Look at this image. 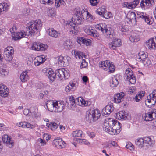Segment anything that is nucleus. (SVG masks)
<instances>
[{
	"label": "nucleus",
	"mask_w": 156,
	"mask_h": 156,
	"mask_svg": "<svg viewBox=\"0 0 156 156\" xmlns=\"http://www.w3.org/2000/svg\"><path fill=\"white\" fill-rule=\"evenodd\" d=\"M72 135L74 137H83V132L80 130H76L72 133Z\"/></svg>",
	"instance_id": "ea45409f"
},
{
	"label": "nucleus",
	"mask_w": 156,
	"mask_h": 156,
	"mask_svg": "<svg viewBox=\"0 0 156 156\" xmlns=\"http://www.w3.org/2000/svg\"><path fill=\"white\" fill-rule=\"evenodd\" d=\"M14 50L13 48L11 46H8L5 48L4 50V54L11 55H13Z\"/></svg>",
	"instance_id": "2f4dec72"
},
{
	"label": "nucleus",
	"mask_w": 156,
	"mask_h": 156,
	"mask_svg": "<svg viewBox=\"0 0 156 156\" xmlns=\"http://www.w3.org/2000/svg\"><path fill=\"white\" fill-rule=\"evenodd\" d=\"M82 17L80 16L77 15H75L72 18V22H70L67 23L69 26L72 29L76 30V27L75 26L76 25L81 24L83 23Z\"/></svg>",
	"instance_id": "39448f33"
},
{
	"label": "nucleus",
	"mask_w": 156,
	"mask_h": 156,
	"mask_svg": "<svg viewBox=\"0 0 156 156\" xmlns=\"http://www.w3.org/2000/svg\"><path fill=\"white\" fill-rule=\"evenodd\" d=\"M133 8H135L139 3V0H134L133 1L130 2Z\"/></svg>",
	"instance_id": "bf43d9fd"
},
{
	"label": "nucleus",
	"mask_w": 156,
	"mask_h": 156,
	"mask_svg": "<svg viewBox=\"0 0 156 156\" xmlns=\"http://www.w3.org/2000/svg\"><path fill=\"white\" fill-rule=\"evenodd\" d=\"M124 78L126 80L129 81L132 84H134L136 82V78L130 68H128L126 70L124 74Z\"/></svg>",
	"instance_id": "423d86ee"
},
{
	"label": "nucleus",
	"mask_w": 156,
	"mask_h": 156,
	"mask_svg": "<svg viewBox=\"0 0 156 156\" xmlns=\"http://www.w3.org/2000/svg\"><path fill=\"white\" fill-rule=\"evenodd\" d=\"M65 107L64 105L62 102L60 101H57L55 102V108L54 111L56 112H61Z\"/></svg>",
	"instance_id": "f3484780"
},
{
	"label": "nucleus",
	"mask_w": 156,
	"mask_h": 156,
	"mask_svg": "<svg viewBox=\"0 0 156 156\" xmlns=\"http://www.w3.org/2000/svg\"><path fill=\"white\" fill-rule=\"evenodd\" d=\"M104 33L105 34V36L107 38H110L113 36L112 31L108 30L107 29Z\"/></svg>",
	"instance_id": "c03bdc74"
},
{
	"label": "nucleus",
	"mask_w": 156,
	"mask_h": 156,
	"mask_svg": "<svg viewBox=\"0 0 156 156\" xmlns=\"http://www.w3.org/2000/svg\"><path fill=\"white\" fill-rule=\"evenodd\" d=\"M116 44V45L118 47H119L122 45V42L121 40L120 39L115 38L112 40Z\"/></svg>",
	"instance_id": "6e6d98bb"
},
{
	"label": "nucleus",
	"mask_w": 156,
	"mask_h": 156,
	"mask_svg": "<svg viewBox=\"0 0 156 156\" xmlns=\"http://www.w3.org/2000/svg\"><path fill=\"white\" fill-rule=\"evenodd\" d=\"M121 127V124L118 121L110 118L105 119L103 126L105 131L112 135L119 134Z\"/></svg>",
	"instance_id": "f03ea898"
},
{
	"label": "nucleus",
	"mask_w": 156,
	"mask_h": 156,
	"mask_svg": "<svg viewBox=\"0 0 156 156\" xmlns=\"http://www.w3.org/2000/svg\"><path fill=\"white\" fill-rule=\"evenodd\" d=\"M85 58H84L83 59H82V62H81L80 66V67L81 69L83 68H86L87 67L88 63L85 60Z\"/></svg>",
	"instance_id": "5fc2aeb1"
},
{
	"label": "nucleus",
	"mask_w": 156,
	"mask_h": 156,
	"mask_svg": "<svg viewBox=\"0 0 156 156\" xmlns=\"http://www.w3.org/2000/svg\"><path fill=\"white\" fill-rule=\"evenodd\" d=\"M154 4V0H141L140 6L142 9L149 8Z\"/></svg>",
	"instance_id": "f8f14e48"
},
{
	"label": "nucleus",
	"mask_w": 156,
	"mask_h": 156,
	"mask_svg": "<svg viewBox=\"0 0 156 156\" xmlns=\"http://www.w3.org/2000/svg\"><path fill=\"white\" fill-rule=\"evenodd\" d=\"M155 140L150 137H145L144 138H138L135 141V144L139 148L146 150L155 144Z\"/></svg>",
	"instance_id": "7ed1b4c3"
},
{
	"label": "nucleus",
	"mask_w": 156,
	"mask_h": 156,
	"mask_svg": "<svg viewBox=\"0 0 156 156\" xmlns=\"http://www.w3.org/2000/svg\"><path fill=\"white\" fill-rule=\"evenodd\" d=\"M37 143L39 145L41 146H44L46 144L45 141L41 138H39L37 140Z\"/></svg>",
	"instance_id": "8fccbe9b"
},
{
	"label": "nucleus",
	"mask_w": 156,
	"mask_h": 156,
	"mask_svg": "<svg viewBox=\"0 0 156 156\" xmlns=\"http://www.w3.org/2000/svg\"><path fill=\"white\" fill-rule=\"evenodd\" d=\"M122 5L124 7H126L129 9H133L130 2H125L123 3Z\"/></svg>",
	"instance_id": "603ef678"
},
{
	"label": "nucleus",
	"mask_w": 156,
	"mask_h": 156,
	"mask_svg": "<svg viewBox=\"0 0 156 156\" xmlns=\"http://www.w3.org/2000/svg\"><path fill=\"white\" fill-rule=\"evenodd\" d=\"M135 18H136V15L135 13L134 12H131L128 14L127 19L129 20Z\"/></svg>",
	"instance_id": "49530a36"
},
{
	"label": "nucleus",
	"mask_w": 156,
	"mask_h": 156,
	"mask_svg": "<svg viewBox=\"0 0 156 156\" xmlns=\"http://www.w3.org/2000/svg\"><path fill=\"white\" fill-rule=\"evenodd\" d=\"M109 48L112 50H115L116 49V47L113 44L112 42L109 43L108 44Z\"/></svg>",
	"instance_id": "338daca9"
},
{
	"label": "nucleus",
	"mask_w": 156,
	"mask_h": 156,
	"mask_svg": "<svg viewBox=\"0 0 156 156\" xmlns=\"http://www.w3.org/2000/svg\"><path fill=\"white\" fill-rule=\"evenodd\" d=\"M139 59H141L142 61V62L144 64H145V63L146 62V61L147 59V56L146 54H145L143 51H142L139 52L138 54Z\"/></svg>",
	"instance_id": "cd10ccee"
},
{
	"label": "nucleus",
	"mask_w": 156,
	"mask_h": 156,
	"mask_svg": "<svg viewBox=\"0 0 156 156\" xmlns=\"http://www.w3.org/2000/svg\"><path fill=\"white\" fill-rule=\"evenodd\" d=\"M34 63L35 65L36 66H38L42 63L41 62L39 61L38 60V58L37 57L36 59L34 60Z\"/></svg>",
	"instance_id": "69168bd1"
},
{
	"label": "nucleus",
	"mask_w": 156,
	"mask_h": 156,
	"mask_svg": "<svg viewBox=\"0 0 156 156\" xmlns=\"http://www.w3.org/2000/svg\"><path fill=\"white\" fill-rule=\"evenodd\" d=\"M91 44V41L88 39H86L84 37L83 44L86 45L87 46Z\"/></svg>",
	"instance_id": "052dcab7"
},
{
	"label": "nucleus",
	"mask_w": 156,
	"mask_h": 156,
	"mask_svg": "<svg viewBox=\"0 0 156 156\" xmlns=\"http://www.w3.org/2000/svg\"><path fill=\"white\" fill-rule=\"evenodd\" d=\"M125 94L123 92L116 94L114 98L115 102L118 103L123 101Z\"/></svg>",
	"instance_id": "6ab92c4d"
},
{
	"label": "nucleus",
	"mask_w": 156,
	"mask_h": 156,
	"mask_svg": "<svg viewBox=\"0 0 156 156\" xmlns=\"http://www.w3.org/2000/svg\"><path fill=\"white\" fill-rule=\"evenodd\" d=\"M47 32L49 36L51 37L55 38H57L60 34V33L54 30L53 28L48 29Z\"/></svg>",
	"instance_id": "5701e85b"
},
{
	"label": "nucleus",
	"mask_w": 156,
	"mask_h": 156,
	"mask_svg": "<svg viewBox=\"0 0 156 156\" xmlns=\"http://www.w3.org/2000/svg\"><path fill=\"white\" fill-rule=\"evenodd\" d=\"M47 48V45L40 43L34 42L31 47L33 50L37 51H43Z\"/></svg>",
	"instance_id": "4468645a"
},
{
	"label": "nucleus",
	"mask_w": 156,
	"mask_h": 156,
	"mask_svg": "<svg viewBox=\"0 0 156 156\" xmlns=\"http://www.w3.org/2000/svg\"><path fill=\"white\" fill-rule=\"evenodd\" d=\"M74 55L76 58L78 59H83L85 58L86 55L83 54V53L77 51H74Z\"/></svg>",
	"instance_id": "f704fd0d"
},
{
	"label": "nucleus",
	"mask_w": 156,
	"mask_h": 156,
	"mask_svg": "<svg viewBox=\"0 0 156 156\" xmlns=\"http://www.w3.org/2000/svg\"><path fill=\"white\" fill-rule=\"evenodd\" d=\"M119 82L116 77L114 76L112 77V82L110 83V86L112 88H114L118 85Z\"/></svg>",
	"instance_id": "e433bc0d"
},
{
	"label": "nucleus",
	"mask_w": 156,
	"mask_h": 156,
	"mask_svg": "<svg viewBox=\"0 0 156 156\" xmlns=\"http://www.w3.org/2000/svg\"><path fill=\"white\" fill-rule=\"evenodd\" d=\"M127 113L124 111H119L116 114V118L119 120L126 119L127 116Z\"/></svg>",
	"instance_id": "4be33fe9"
},
{
	"label": "nucleus",
	"mask_w": 156,
	"mask_h": 156,
	"mask_svg": "<svg viewBox=\"0 0 156 156\" xmlns=\"http://www.w3.org/2000/svg\"><path fill=\"white\" fill-rule=\"evenodd\" d=\"M46 75L48 76V78L52 81H53L56 77V73H55L53 71L51 70L50 71H48V74H46Z\"/></svg>",
	"instance_id": "72a5a7b5"
},
{
	"label": "nucleus",
	"mask_w": 156,
	"mask_h": 156,
	"mask_svg": "<svg viewBox=\"0 0 156 156\" xmlns=\"http://www.w3.org/2000/svg\"><path fill=\"white\" fill-rule=\"evenodd\" d=\"M86 15H84L82 18L84 20H87V21L92 22L94 19V17L87 12L86 11Z\"/></svg>",
	"instance_id": "c85d7f7f"
},
{
	"label": "nucleus",
	"mask_w": 156,
	"mask_h": 156,
	"mask_svg": "<svg viewBox=\"0 0 156 156\" xmlns=\"http://www.w3.org/2000/svg\"><path fill=\"white\" fill-rule=\"evenodd\" d=\"M156 91L154 90L152 93L150 94L147 96V99L145 100L146 104H149L148 106H154L156 102V93H155Z\"/></svg>",
	"instance_id": "9d476101"
},
{
	"label": "nucleus",
	"mask_w": 156,
	"mask_h": 156,
	"mask_svg": "<svg viewBox=\"0 0 156 156\" xmlns=\"http://www.w3.org/2000/svg\"><path fill=\"white\" fill-rule=\"evenodd\" d=\"M46 126L52 130H55L58 127V125L55 122H51V123H46Z\"/></svg>",
	"instance_id": "4c0bfd02"
},
{
	"label": "nucleus",
	"mask_w": 156,
	"mask_h": 156,
	"mask_svg": "<svg viewBox=\"0 0 156 156\" xmlns=\"http://www.w3.org/2000/svg\"><path fill=\"white\" fill-rule=\"evenodd\" d=\"M83 102H85V100L81 97H78L76 99V104L79 106H83Z\"/></svg>",
	"instance_id": "79ce46f5"
},
{
	"label": "nucleus",
	"mask_w": 156,
	"mask_h": 156,
	"mask_svg": "<svg viewBox=\"0 0 156 156\" xmlns=\"http://www.w3.org/2000/svg\"><path fill=\"white\" fill-rule=\"evenodd\" d=\"M137 18L138 19L141 18L144 20L145 22L148 24L151 25L153 23V21H151L148 17L146 13L139 12L137 13Z\"/></svg>",
	"instance_id": "ddd939ff"
},
{
	"label": "nucleus",
	"mask_w": 156,
	"mask_h": 156,
	"mask_svg": "<svg viewBox=\"0 0 156 156\" xmlns=\"http://www.w3.org/2000/svg\"><path fill=\"white\" fill-rule=\"evenodd\" d=\"M4 57L5 59L7 61L10 62L11 61L13 58V55H11L4 54Z\"/></svg>",
	"instance_id": "a18cd8bd"
},
{
	"label": "nucleus",
	"mask_w": 156,
	"mask_h": 156,
	"mask_svg": "<svg viewBox=\"0 0 156 156\" xmlns=\"http://www.w3.org/2000/svg\"><path fill=\"white\" fill-rule=\"evenodd\" d=\"M83 29L85 32L88 35L93 36L94 37H98V34L93 27L89 25H85Z\"/></svg>",
	"instance_id": "1a4fd4ad"
},
{
	"label": "nucleus",
	"mask_w": 156,
	"mask_h": 156,
	"mask_svg": "<svg viewBox=\"0 0 156 156\" xmlns=\"http://www.w3.org/2000/svg\"><path fill=\"white\" fill-rule=\"evenodd\" d=\"M113 110V107L112 106L107 105L102 109V112L104 115H108Z\"/></svg>",
	"instance_id": "393cba45"
},
{
	"label": "nucleus",
	"mask_w": 156,
	"mask_h": 156,
	"mask_svg": "<svg viewBox=\"0 0 156 156\" xmlns=\"http://www.w3.org/2000/svg\"><path fill=\"white\" fill-rule=\"evenodd\" d=\"M16 125L19 127L23 128H27L33 129L35 127L34 125H31L29 123L26 122H20L17 123Z\"/></svg>",
	"instance_id": "aec40b11"
},
{
	"label": "nucleus",
	"mask_w": 156,
	"mask_h": 156,
	"mask_svg": "<svg viewBox=\"0 0 156 156\" xmlns=\"http://www.w3.org/2000/svg\"><path fill=\"white\" fill-rule=\"evenodd\" d=\"M37 57L39 61L41 62L42 63L44 62L46 60V59L44 55H41Z\"/></svg>",
	"instance_id": "e2e57ef3"
},
{
	"label": "nucleus",
	"mask_w": 156,
	"mask_h": 156,
	"mask_svg": "<svg viewBox=\"0 0 156 156\" xmlns=\"http://www.w3.org/2000/svg\"><path fill=\"white\" fill-rule=\"evenodd\" d=\"M104 9L103 8H101L100 9H98L96 11V14H98L103 16Z\"/></svg>",
	"instance_id": "13d9d810"
},
{
	"label": "nucleus",
	"mask_w": 156,
	"mask_h": 156,
	"mask_svg": "<svg viewBox=\"0 0 156 156\" xmlns=\"http://www.w3.org/2000/svg\"><path fill=\"white\" fill-rule=\"evenodd\" d=\"M99 66L102 68L104 70L108 71L110 73L113 72L115 70L114 66L110 63L109 60L100 62Z\"/></svg>",
	"instance_id": "0eeeda50"
},
{
	"label": "nucleus",
	"mask_w": 156,
	"mask_h": 156,
	"mask_svg": "<svg viewBox=\"0 0 156 156\" xmlns=\"http://www.w3.org/2000/svg\"><path fill=\"white\" fill-rule=\"evenodd\" d=\"M28 25L29 26L26 28V32L22 31L16 33V37L18 39L27 36H31L37 34L41 29L42 22L40 20L38 19L30 22Z\"/></svg>",
	"instance_id": "f257e3e1"
},
{
	"label": "nucleus",
	"mask_w": 156,
	"mask_h": 156,
	"mask_svg": "<svg viewBox=\"0 0 156 156\" xmlns=\"http://www.w3.org/2000/svg\"><path fill=\"white\" fill-rule=\"evenodd\" d=\"M75 140H77V139L79 140V142L81 144H85L87 145H89L90 143L86 139H77L75 138Z\"/></svg>",
	"instance_id": "09e8293b"
},
{
	"label": "nucleus",
	"mask_w": 156,
	"mask_h": 156,
	"mask_svg": "<svg viewBox=\"0 0 156 156\" xmlns=\"http://www.w3.org/2000/svg\"><path fill=\"white\" fill-rule=\"evenodd\" d=\"M101 116L100 111L98 109L90 110L87 119L89 122L92 123L97 120Z\"/></svg>",
	"instance_id": "20e7f679"
},
{
	"label": "nucleus",
	"mask_w": 156,
	"mask_h": 156,
	"mask_svg": "<svg viewBox=\"0 0 156 156\" xmlns=\"http://www.w3.org/2000/svg\"><path fill=\"white\" fill-rule=\"evenodd\" d=\"M76 13L77 14V15H80L82 17L84 16V15H86V9L84 10L82 8L77 7L76 9Z\"/></svg>",
	"instance_id": "c756f323"
},
{
	"label": "nucleus",
	"mask_w": 156,
	"mask_h": 156,
	"mask_svg": "<svg viewBox=\"0 0 156 156\" xmlns=\"http://www.w3.org/2000/svg\"><path fill=\"white\" fill-rule=\"evenodd\" d=\"M57 63L58 65L61 66H64L65 63L66 62V58L64 57L60 56L58 57Z\"/></svg>",
	"instance_id": "c9c22d12"
},
{
	"label": "nucleus",
	"mask_w": 156,
	"mask_h": 156,
	"mask_svg": "<svg viewBox=\"0 0 156 156\" xmlns=\"http://www.w3.org/2000/svg\"><path fill=\"white\" fill-rule=\"evenodd\" d=\"M96 28L99 30H101L102 33H104L106 30L107 27L105 23H102L97 25L96 26Z\"/></svg>",
	"instance_id": "473e14b6"
},
{
	"label": "nucleus",
	"mask_w": 156,
	"mask_h": 156,
	"mask_svg": "<svg viewBox=\"0 0 156 156\" xmlns=\"http://www.w3.org/2000/svg\"><path fill=\"white\" fill-rule=\"evenodd\" d=\"M53 144L55 147L59 149L64 147L66 146V144L60 138L55 139Z\"/></svg>",
	"instance_id": "dca6fc26"
},
{
	"label": "nucleus",
	"mask_w": 156,
	"mask_h": 156,
	"mask_svg": "<svg viewBox=\"0 0 156 156\" xmlns=\"http://www.w3.org/2000/svg\"><path fill=\"white\" fill-rule=\"evenodd\" d=\"M72 46V42L69 40L65 41L63 43V46L66 49H69Z\"/></svg>",
	"instance_id": "a19ab883"
},
{
	"label": "nucleus",
	"mask_w": 156,
	"mask_h": 156,
	"mask_svg": "<svg viewBox=\"0 0 156 156\" xmlns=\"http://www.w3.org/2000/svg\"><path fill=\"white\" fill-rule=\"evenodd\" d=\"M27 71H24L20 74V79L21 81L24 82L27 81L28 79V76Z\"/></svg>",
	"instance_id": "7c9ffc66"
},
{
	"label": "nucleus",
	"mask_w": 156,
	"mask_h": 156,
	"mask_svg": "<svg viewBox=\"0 0 156 156\" xmlns=\"http://www.w3.org/2000/svg\"><path fill=\"white\" fill-rule=\"evenodd\" d=\"M83 40H84V37H79L78 38L77 40V42L80 44H83Z\"/></svg>",
	"instance_id": "774afa93"
},
{
	"label": "nucleus",
	"mask_w": 156,
	"mask_h": 156,
	"mask_svg": "<svg viewBox=\"0 0 156 156\" xmlns=\"http://www.w3.org/2000/svg\"><path fill=\"white\" fill-rule=\"evenodd\" d=\"M41 3L44 4H48L49 5H52L53 2L51 0H40Z\"/></svg>",
	"instance_id": "864d4df0"
},
{
	"label": "nucleus",
	"mask_w": 156,
	"mask_h": 156,
	"mask_svg": "<svg viewBox=\"0 0 156 156\" xmlns=\"http://www.w3.org/2000/svg\"><path fill=\"white\" fill-rule=\"evenodd\" d=\"M8 93V90L7 87L4 85L0 84V96L6 97Z\"/></svg>",
	"instance_id": "412c9836"
},
{
	"label": "nucleus",
	"mask_w": 156,
	"mask_h": 156,
	"mask_svg": "<svg viewBox=\"0 0 156 156\" xmlns=\"http://www.w3.org/2000/svg\"><path fill=\"white\" fill-rule=\"evenodd\" d=\"M55 5L56 8L64 6L65 4V3L63 0H55Z\"/></svg>",
	"instance_id": "58836bf2"
},
{
	"label": "nucleus",
	"mask_w": 156,
	"mask_h": 156,
	"mask_svg": "<svg viewBox=\"0 0 156 156\" xmlns=\"http://www.w3.org/2000/svg\"><path fill=\"white\" fill-rule=\"evenodd\" d=\"M146 46L150 49H156V37L149 39L146 43Z\"/></svg>",
	"instance_id": "a211bd4d"
},
{
	"label": "nucleus",
	"mask_w": 156,
	"mask_h": 156,
	"mask_svg": "<svg viewBox=\"0 0 156 156\" xmlns=\"http://www.w3.org/2000/svg\"><path fill=\"white\" fill-rule=\"evenodd\" d=\"M9 6L6 3H0V14H2L9 9Z\"/></svg>",
	"instance_id": "bb28decb"
},
{
	"label": "nucleus",
	"mask_w": 156,
	"mask_h": 156,
	"mask_svg": "<svg viewBox=\"0 0 156 156\" xmlns=\"http://www.w3.org/2000/svg\"><path fill=\"white\" fill-rule=\"evenodd\" d=\"M23 113L24 115L27 116L30 115L31 112L29 109H25L24 110Z\"/></svg>",
	"instance_id": "0e129e2a"
},
{
	"label": "nucleus",
	"mask_w": 156,
	"mask_h": 156,
	"mask_svg": "<svg viewBox=\"0 0 156 156\" xmlns=\"http://www.w3.org/2000/svg\"><path fill=\"white\" fill-rule=\"evenodd\" d=\"M2 140L3 143L6 144V146L9 147H12L14 144V142L11 140V138L7 135H5L2 136Z\"/></svg>",
	"instance_id": "2eb2a0df"
},
{
	"label": "nucleus",
	"mask_w": 156,
	"mask_h": 156,
	"mask_svg": "<svg viewBox=\"0 0 156 156\" xmlns=\"http://www.w3.org/2000/svg\"><path fill=\"white\" fill-rule=\"evenodd\" d=\"M136 90V89L135 87H130L129 89V94H132L134 93H135Z\"/></svg>",
	"instance_id": "4d7b16f0"
},
{
	"label": "nucleus",
	"mask_w": 156,
	"mask_h": 156,
	"mask_svg": "<svg viewBox=\"0 0 156 156\" xmlns=\"http://www.w3.org/2000/svg\"><path fill=\"white\" fill-rule=\"evenodd\" d=\"M140 39L139 35L135 33H133L130 36L129 39L131 42H137Z\"/></svg>",
	"instance_id": "a878e982"
},
{
	"label": "nucleus",
	"mask_w": 156,
	"mask_h": 156,
	"mask_svg": "<svg viewBox=\"0 0 156 156\" xmlns=\"http://www.w3.org/2000/svg\"><path fill=\"white\" fill-rule=\"evenodd\" d=\"M143 119L144 120L151 121L156 118V109H155L150 110L147 113L144 114L142 115Z\"/></svg>",
	"instance_id": "6e6552de"
},
{
	"label": "nucleus",
	"mask_w": 156,
	"mask_h": 156,
	"mask_svg": "<svg viewBox=\"0 0 156 156\" xmlns=\"http://www.w3.org/2000/svg\"><path fill=\"white\" fill-rule=\"evenodd\" d=\"M144 96V94L142 93V94L140 93L139 94L136 95L135 98V100L136 102H139L141 98Z\"/></svg>",
	"instance_id": "3c124183"
},
{
	"label": "nucleus",
	"mask_w": 156,
	"mask_h": 156,
	"mask_svg": "<svg viewBox=\"0 0 156 156\" xmlns=\"http://www.w3.org/2000/svg\"><path fill=\"white\" fill-rule=\"evenodd\" d=\"M102 17L105 19H108L112 17V14L111 12H105L104 10L103 14Z\"/></svg>",
	"instance_id": "de8ad7c7"
},
{
	"label": "nucleus",
	"mask_w": 156,
	"mask_h": 156,
	"mask_svg": "<svg viewBox=\"0 0 156 156\" xmlns=\"http://www.w3.org/2000/svg\"><path fill=\"white\" fill-rule=\"evenodd\" d=\"M56 76L60 79L62 80L63 79H66L69 76V73L64 69H59L56 71Z\"/></svg>",
	"instance_id": "9b49d317"
},
{
	"label": "nucleus",
	"mask_w": 156,
	"mask_h": 156,
	"mask_svg": "<svg viewBox=\"0 0 156 156\" xmlns=\"http://www.w3.org/2000/svg\"><path fill=\"white\" fill-rule=\"evenodd\" d=\"M55 102L53 101H48L46 103L48 109L50 111H54L55 108Z\"/></svg>",
	"instance_id": "b1692460"
},
{
	"label": "nucleus",
	"mask_w": 156,
	"mask_h": 156,
	"mask_svg": "<svg viewBox=\"0 0 156 156\" xmlns=\"http://www.w3.org/2000/svg\"><path fill=\"white\" fill-rule=\"evenodd\" d=\"M91 5L93 6H96L98 3V0H89Z\"/></svg>",
	"instance_id": "680f3d73"
},
{
	"label": "nucleus",
	"mask_w": 156,
	"mask_h": 156,
	"mask_svg": "<svg viewBox=\"0 0 156 156\" xmlns=\"http://www.w3.org/2000/svg\"><path fill=\"white\" fill-rule=\"evenodd\" d=\"M8 72L6 69L0 66V76L4 77L8 75Z\"/></svg>",
	"instance_id": "37998d69"
}]
</instances>
